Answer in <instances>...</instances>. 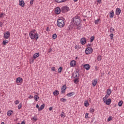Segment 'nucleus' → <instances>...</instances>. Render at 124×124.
<instances>
[{
	"label": "nucleus",
	"mask_w": 124,
	"mask_h": 124,
	"mask_svg": "<svg viewBox=\"0 0 124 124\" xmlns=\"http://www.w3.org/2000/svg\"><path fill=\"white\" fill-rule=\"evenodd\" d=\"M82 22V20H81V18H80V16H75L73 18V23L76 26H79V25H81V23Z\"/></svg>",
	"instance_id": "nucleus-1"
},
{
	"label": "nucleus",
	"mask_w": 124,
	"mask_h": 124,
	"mask_svg": "<svg viewBox=\"0 0 124 124\" xmlns=\"http://www.w3.org/2000/svg\"><path fill=\"white\" fill-rule=\"evenodd\" d=\"M29 36L31 39H35L36 40H37L39 38L38 37V33H33V32H30L29 33Z\"/></svg>",
	"instance_id": "nucleus-2"
},
{
	"label": "nucleus",
	"mask_w": 124,
	"mask_h": 124,
	"mask_svg": "<svg viewBox=\"0 0 124 124\" xmlns=\"http://www.w3.org/2000/svg\"><path fill=\"white\" fill-rule=\"evenodd\" d=\"M64 20L62 19H59L57 22V26L59 28H63L64 27Z\"/></svg>",
	"instance_id": "nucleus-3"
},
{
	"label": "nucleus",
	"mask_w": 124,
	"mask_h": 124,
	"mask_svg": "<svg viewBox=\"0 0 124 124\" xmlns=\"http://www.w3.org/2000/svg\"><path fill=\"white\" fill-rule=\"evenodd\" d=\"M85 52L86 55H90L93 53V48L91 47H88L86 49Z\"/></svg>",
	"instance_id": "nucleus-4"
},
{
	"label": "nucleus",
	"mask_w": 124,
	"mask_h": 124,
	"mask_svg": "<svg viewBox=\"0 0 124 124\" xmlns=\"http://www.w3.org/2000/svg\"><path fill=\"white\" fill-rule=\"evenodd\" d=\"M69 11V7L67 6H64V7H62V13H65L66 12H67Z\"/></svg>",
	"instance_id": "nucleus-5"
},
{
	"label": "nucleus",
	"mask_w": 124,
	"mask_h": 124,
	"mask_svg": "<svg viewBox=\"0 0 124 124\" xmlns=\"http://www.w3.org/2000/svg\"><path fill=\"white\" fill-rule=\"evenodd\" d=\"M10 37V32L9 31H7L6 33L4 34V38L5 39H8Z\"/></svg>",
	"instance_id": "nucleus-6"
},
{
	"label": "nucleus",
	"mask_w": 124,
	"mask_h": 124,
	"mask_svg": "<svg viewBox=\"0 0 124 124\" xmlns=\"http://www.w3.org/2000/svg\"><path fill=\"white\" fill-rule=\"evenodd\" d=\"M105 103L107 104V105H110L111 104V99L109 98L108 99H106L103 100Z\"/></svg>",
	"instance_id": "nucleus-7"
},
{
	"label": "nucleus",
	"mask_w": 124,
	"mask_h": 124,
	"mask_svg": "<svg viewBox=\"0 0 124 124\" xmlns=\"http://www.w3.org/2000/svg\"><path fill=\"white\" fill-rule=\"evenodd\" d=\"M73 76H75L74 78H78L79 77L80 74L78 72V71H76V72L73 74V76L72 77H73Z\"/></svg>",
	"instance_id": "nucleus-8"
},
{
	"label": "nucleus",
	"mask_w": 124,
	"mask_h": 124,
	"mask_svg": "<svg viewBox=\"0 0 124 124\" xmlns=\"http://www.w3.org/2000/svg\"><path fill=\"white\" fill-rule=\"evenodd\" d=\"M121 12H122V10H121V9H120L119 8H116L115 11L116 15H120V14H121Z\"/></svg>",
	"instance_id": "nucleus-9"
},
{
	"label": "nucleus",
	"mask_w": 124,
	"mask_h": 124,
	"mask_svg": "<svg viewBox=\"0 0 124 124\" xmlns=\"http://www.w3.org/2000/svg\"><path fill=\"white\" fill-rule=\"evenodd\" d=\"M16 83H18V84L23 83V78H18L16 79Z\"/></svg>",
	"instance_id": "nucleus-10"
},
{
	"label": "nucleus",
	"mask_w": 124,
	"mask_h": 124,
	"mask_svg": "<svg viewBox=\"0 0 124 124\" xmlns=\"http://www.w3.org/2000/svg\"><path fill=\"white\" fill-rule=\"evenodd\" d=\"M55 2H57V3H62V2H65L66 1H67L68 0H54Z\"/></svg>",
	"instance_id": "nucleus-11"
},
{
	"label": "nucleus",
	"mask_w": 124,
	"mask_h": 124,
	"mask_svg": "<svg viewBox=\"0 0 124 124\" xmlns=\"http://www.w3.org/2000/svg\"><path fill=\"white\" fill-rule=\"evenodd\" d=\"M86 38H82L80 39V42L82 44V45H84V44H86Z\"/></svg>",
	"instance_id": "nucleus-12"
},
{
	"label": "nucleus",
	"mask_w": 124,
	"mask_h": 124,
	"mask_svg": "<svg viewBox=\"0 0 124 124\" xmlns=\"http://www.w3.org/2000/svg\"><path fill=\"white\" fill-rule=\"evenodd\" d=\"M70 66H72V67L75 66V65H76V62L74 60L70 62Z\"/></svg>",
	"instance_id": "nucleus-13"
},
{
	"label": "nucleus",
	"mask_w": 124,
	"mask_h": 124,
	"mask_svg": "<svg viewBox=\"0 0 124 124\" xmlns=\"http://www.w3.org/2000/svg\"><path fill=\"white\" fill-rule=\"evenodd\" d=\"M83 68L86 69V70H89L90 69V64H85L83 66Z\"/></svg>",
	"instance_id": "nucleus-14"
},
{
	"label": "nucleus",
	"mask_w": 124,
	"mask_h": 124,
	"mask_svg": "<svg viewBox=\"0 0 124 124\" xmlns=\"http://www.w3.org/2000/svg\"><path fill=\"white\" fill-rule=\"evenodd\" d=\"M19 5L22 6V7H24L25 6V2L23 0H19Z\"/></svg>",
	"instance_id": "nucleus-15"
},
{
	"label": "nucleus",
	"mask_w": 124,
	"mask_h": 124,
	"mask_svg": "<svg viewBox=\"0 0 124 124\" xmlns=\"http://www.w3.org/2000/svg\"><path fill=\"white\" fill-rule=\"evenodd\" d=\"M55 13L60 14L61 13V9L59 7H57L55 9Z\"/></svg>",
	"instance_id": "nucleus-16"
},
{
	"label": "nucleus",
	"mask_w": 124,
	"mask_h": 124,
	"mask_svg": "<svg viewBox=\"0 0 124 124\" xmlns=\"http://www.w3.org/2000/svg\"><path fill=\"white\" fill-rule=\"evenodd\" d=\"M96 84H97V79H94L92 82L93 87H95V86H96Z\"/></svg>",
	"instance_id": "nucleus-17"
},
{
	"label": "nucleus",
	"mask_w": 124,
	"mask_h": 124,
	"mask_svg": "<svg viewBox=\"0 0 124 124\" xmlns=\"http://www.w3.org/2000/svg\"><path fill=\"white\" fill-rule=\"evenodd\" d=\"M38 57H39V53H35L33 55V59H37V58H38Z\"/></svg>",
	"instance_id": "nucleus-18"
},
{
	"label": "nucleus",
	"mask_w": 124,
	"mask_h": 124,
	"mask_svg": "<svg viewBox=\"0 0 124 124\" xmlns=\"http://www.w3.org/2000/svg\"><path fill=\"white\" fill-rule=\"evenodd\" d=\"M12 114H13V111L12 110H9V111H8L7 116L10 117V116H11Z\"/></svg>",
	"instance_id": "nucleus-19"
},
{
	"label": "nucleus",
	"mask_w": 124,
	"mask_h": 124,
	"mask_svg": "<svg viewBox=\"0 0 124 124\" xmlns=\"http://www.w3.org/2000/svg\"><path fill=\"white\" fill-rule=\"evenodd\" d=\"M110 16L109 18H113L115 15V14L114 13V12L113 10L109 13Z\"/></svg>",
	"instance_id": "nucleus-20"
},
{
	"label": "nucleus",
	"mask_w": 124,
	"mask_h": 124,
	"mask_svg": "<svg viewBox=\"0 0 124 124\" xmlns=\"http://www.w3.org/2000/svg\"><path fill=\"white\" fill-rule=\"evenodd\" d=\"M75 94V93L72 92L70 93H68L67 94V96H68V97H70V96H72V95H74Z\"/></svg>",
	"instance_id": "nucleus-21"
},
{
	"label": "nucleus",
	"mask_w": 124,
	"mask_h": 124,
	"mask_svg": "<svg viewBox=\"0 0 124 124\" xmlns=\"http://www.w3.org/2000/svg\"><path fill=\"white\" fill-rule=\"evenodd\" d=\"M45 107V104H43L42 105H41L40 108H39V111H41V110H43Z\"/></svg>",
	"instance_id": "nucleus-22"
},
{
	"label": "nucleus",
	"mask_w": 124,
	"mask_h": 124,
	"mask_svg": "<svg viewBox=\"0 0 124 124\" xmlns=\"http://www.w3.org/2000/svg\"><path fill=\"white\" fill-rule=\"evenodd\" d=\"M74 82L75 84H77V83H79V78H75Z\"/></svg>",
	"instance_id": "nucleus-23"
},
{
	"label": "nucleus",
	"mask_w": 124,
	"mask_h": 124,
	"mask_svg": "<svg viewBox=\"0 0 124 124\" xmlns=\"http://www.w3.org/2000/svg\"><path fill=\"white\" fill-rule=\"evenodd\" d=\"M59 94V91L58 90H55L53 92L54 95H58Z\"/></svg>",
	"instance_id": "nucleus-24"
},
{
	"label": "nucleus",
	"mask_w": 124,
	"mask_h": 124,
	"mask_svg": "<svg viewBox=\"0 0 124 124\" xmlns=\"http://www.w3.org/2000/svg\"><path fill=\"white\" fill-rule=\"evenodd\" d=\"M111 89H108L107 90V94H108L109 95H110V94H111Z\"/></svg>",
	"instance_id": "nucleus-25"
},
{
	"label": "nucleus",
	"mask_w": 124,
	"mask_h": 124,
	"mask_svg": "<svg viewBox=\"0 0 124 124\" xmlns=\"http://www.w3.org/2000/svg\"><path fill=\"white\" fill-rule=\"evenodd\" d=\"M109 96H110V95L107 94L105 95V96L103 98V100H105V99H107V98H108V97H109Z\"/></svg>",
	"instance_id": "nucleus-26"
},
{
	"label": "nucleus",
	"mask_w": 124,
	"mask_h": 124,
	"mask_svg": "<svg viewBox=\"0 0 124 124\" xmlns=\"http://www.w3.org/2000/svg\"><path fill=\"white\" fill-rule=\"evenodd\" d=\"M34 99H35L36 101H37V99H39V96L37 95H35L34 96Z\"/></svg>",
	"instance_id": "nucleus-27"
},
{
	"label": "nucleus",
	"mask_w": 124,
	"mask_h": 124,
	"mask_svg": "<svg viewBox=\"0 0 124 124\" xmlns=\"http://www.w3.org/2000/svg\"><path fill=\"white\" fill-rule=\"evenodd\" d=\"M84 106L88 107L89 106V102L88 101H85L84 102Z\"/></svg>",
	"instance_id": "nucleus-28"
},
{
	"label": "nucleus",
	"mask_w": 124,
	"mask_h": 124,
	"mask_svg": "<svg viewBox=\"0 0 124 124\" xmlns=\"http://www.w3.org/2000/svg\"><path fill=\"white\" fill-rule=\"evenodd\" d=\"M97 61H98V62H100V61H101V60H102V58L101 57V56L100 55H99L97 57Z\"/></svg>",
	"instance_id": "nucleus-29"
},
{
	"label": "nucleus",
	"mask_w": 124,
	"mask_h": 124,
	"mask_svg": "<svg viewBox=\"0 0 124 124\" xmlns=\"http://www.w3.org/2000/svg\"><path fill=\"white\" fill-rule=\"evenodd\" d=\"M31 120V121H34V122H36V121H37V118L35 116H34Z\"/></svg>",
	"instance_id": "nucleus-30"
},
{
	"label": "nucleus",
	"mask_w": 124,
	"mask_h": 124,
	"mask_svg": "<svg viewBox=\"0 0 124 124\" xmlns=\"http://www.w3.org/2000/svg\"><path fill=\"white\" fill-rule=\"evenodd\" d=\"M123 101H119V102L118 103V106H119V107H121V106H122V105H123Z\"/></svg>",
	"instance_id": "nucleus-31"
},
{
	"label": "nucleus",
	"mask_w": 124,
	"mask_h": 124,
	"mask_svg": "<svg viewBox=\"0 0 124 124\" xmlns=\"http://www.w3.org/2000/svg\"><path fill=\"white\" fill-rule=\"evenodd\" d=\"M61 101H62V102H65L66 101V99L65 98H62L61 99H60Z\"/></svg>",
	"instance_id": "nucleus-32"
},
{
	"label": "nucleus",
	"mask_w": 124,
	"mask_h": 124,
	"mask_svg": "<svg viewBox=\"0 0 124 124\" xmlns=\"http://www.w3.org/2000/svg\"><path fill=\"white\" fill-rule=\"evenodd\" d=\"M62 90H66V85H63V86L62 87Z\"/></svg>",
	"instance_id": "nucleus-33"
},
{
	"label": "nucleus",
	"mask_w": 124,
	"mask_h": 124,
	"mask_svg": "<svg viewBox=\"0 0 124 124\" xmlns=\"http://www.w3.org/2000/svg\"><path fill=\"white\" fill-rule=\"evenodd\" d=\"M62 67H60L58 69V72L61 73V72H62Z\"/></svg>",
	"instance_id": "nucleus-34"
},
{
	"label": "nucleus",
	"mask_w": 124,
	"mask_h": 124,
	"mask_svg": "<svg viewBox=\"0 0 124 124\" xmlns=\"http://www.w3.org/2000/svg\"><path fill=\"white\" fill-rule=\"evenodd\" d=\"M61 117L62 118H64L65 117V114H64V112H62V113L61 114Z\"/></svg>",
	"instance_id": "nucleus-35"
},
{
	"label": "nucleus",
	"mask_w": 124,
	"mask_h": 124,
	"mask_svg": "<svg viewBox=\"0 0 124 124\" xmlns=\"http://www.w3.org/2000/svg\"><path fill=\"white\" fill-rule=\"evenodd\" d=\"M23 106V105L22 104V103H20L18 106V110H20V109H21V108H22V106Z\"/></svg>",
	"instance_id": "nucleus-36"
},
{
	"label": "nucleus",
	"mask_w": 124,
	"mask_h": 124,
	"mask_svg": "<svg viewBox=\"0 0 124 124\" xmlns=\"http://www.w3.org/2000/svg\"><path fill=\"white\" fill-rule=\"evenodd\" d=\"M94 39V37L91 36L90 38V42H93V41Z\"/></svg>",
	"instance_id": "nucleus-37"
},
{
	"label": "nucleus",
	"mask_w": 124,
	"mask_h": 124,
	"mask_svg": "<svg viewBox=\"0 0 124 124\" xmlns=\"http://www.w3.org/2000/svg\"><path fill=\"white\" fill-rule=\"evenodd\" d=\"M98 23H99V19L94 21V23L95 24V25H97L98 24Z\"/></svg>",
	"instance_id": "nucleus-38"
},
{
	"label": "nucleus",
	"mask_w": 124,
	"mask_h": 124,
	"mask_svg": "<svg viewBox=\"0 0 124 124\" xmlns=\"http://www.w3.org/2000/svg\"><path fill=\"white\" fill-rule=\"evenodd\" d=\"M52 38L53 39H56L57 38V34H53L52 35Z\"/></svg>",
	"instance_id": "nucleus-39"
},
{
	"label": "nucleus",
	"mask_w": 124,
	"mask_h": 124,
	"mask_svg": "<svg viewBox=\"0 0 124 124\" xmlns=\"http://www.w3.org/2000/svg\"><path fill=\"white\" fill-rule=\"evenodd\" d=\"M112 120H113L112 117L109 116L108 119V122H110V121H112Z\"/></svg>",
	"instance_id": "nucleus-40"
},
{
	"label": "nucleus",
	"mask_w": 124,
	"mask_h": 124,
	"mask_svg": "<svg viewBox=\"0 0 124 124\" xmlns=\"http://www.w3.org/2000/svg\"><path fill=\"white\" fill-rule=\"evenodd\" d=\"M87 13V16L86 17H88V16H90V14L91 13V12L90 11H87V12H86Z\"/></svg>",
	"instance_id": "nucleus-41"
},
{
	"label": "nucleus",
	"mask_w": 124,
	"mask_h": 124,
	"mask_svg": "<svg viewBox=\"0 0 124 124\" xmlns=\"http://www.w3.org/2000/svg\"><path fill=\"white\" fill-rule=\"evenodd\" d=\"M90 113H93V112H94V109L90 108Z\"/></svg>",
	"instance_id": "nucleus-42"
},
{
	"label": "nucleus",
	"mask_w": 124,
	"mask_h": 124,
	"mask_svg": "<svg viewBox=\"0 0 124 124\" xmlns=\"http://www.w3.org/2000/svg\"><path fill=\"white\" fill-rule=\"evenodd\" d=\"M110 36V39L112 40L113 39V37L114 36V34L111 33L109 35Z\"/></svg>",
	"instance_id": "nucleus-43"
},
{
	"label": "nucleus",
	"mask_w": 124,
	"mask_h": 124,
	"mask_svg": "<svg viewBox=\"0 0 124 124\" xmlns=\"http://www.w3.org/2000/svg\"><path fill=\"white\" fill-rule=\"evenodd\" d=\"M112 31H115V29L114 28L111 27L110 28V32H112Z\"/></svg>",
	"instance_id": "nucleus-44"
},
{
	"label": "nucleus",
	"mask_w": 124,
	"mask_h": 124,
	"mask_svg": "<svg viewBox=\"0 0 124 124\" xmlns=\"http://www.w3.org/2000/svg\"><path fill=\"white\" fill-rule=\"evenodd\" d=\"M85 118L86 119H88V118H89V113H86V114H85Z\"/></svg>",
	"instance_id": "nucleus-45"
},
{
	"label": "nucleus",
	"mask_w": 124,
	"mask_h": 124,
	"mask_svg": "<svg viewBox=\"0 0 124 124\" xmlns=\"http://www.w3.org/2000/svg\"><path fill=\"white\" fill-rule=\"evenodd\" d=\"M81 28H82V27H81V26H80V25H78V27L77 28V29L78 30H81Z\"/></svg>",
	"instance_id": "nucleus-46"
},
{
	"label": "nucleus",
	"mask_w": 124,
	"mask_h": 124,
	"mask_svg": "<svg viewBox=\"0 0 124 124\" xmlns=\"http://www.w3.org/2000/svg\"><path fill=\"white\" fill-rule=\"evenodd\" d=\"M15 104L17 105V104H19V103H20V102L19 101V100H16L15 102Z\"/></svg>",
	"instance_id": "nucleus-47"
},
{
	"label": "nucleus",
	"mask_w": 124,
	"mask_h": 124,
	"mask_svg": "<svg viewBox=\"0 0 124 124\" xmlns=\"http://www.w3.org/2000/svg\"><path fill=\"white\" fill-rule=\"evenodd\" d=\"M33 1H34V0H31L30 1V4L31 5H32V4H33Z\"/></svg>",
	"instance_id": "nucleus-48"
},
{
	"label": "nucleus",
	"mask_w": 124,
	"mask_h": 124,
	"mask_svg": "<svg viewBox=\"0 0 124 124\" xmlns=\"http://www.w3.org/2000/svg\"><path fill=\"white\" fill-rule=\"evenodd\" d=\"M6 40H4L3 41V43H2V44H3V45H6Z\"/></svg>",
	"instance_id": "nucleus-49"
},
{
	"label": "nucleus",
	"mask_w": 124,
	"mask_h": 124,
	"mask_svg": "<svg viewBox=\"0 0 124 124\" xmlns=\"http://www.w3.org/2000/svg\"><path fill=\"white\" fill-rule=\"evenodd\" d=\"M51 71H56V70L55 69V67H52L51 68Z\"/></svg>",
	"instance_id": "nucleus-50"
},
{
	"label": "nucleus",
	"mask_w": 124,
	"mask_h": 124,
	"mask_svg": "<svg viewBox=\"0 0 124 124\" xmlns=\"http://www.w3.org/2000/svg\"><path fill=\"white\" fill-rule=\"evenodd\" d=\"M52 51H53V50L52 49V48H49V49H48V53H51V52H52Z\"/></svg>",
	"instance_id": "nucleus-51"
},
{
	"label": "nucleus",
	"mask_w": 124,
	"mask_h": 124,
	"mask_svg": "<svg viewBox=\"0 0 124 124\" xmlns=\"http://www.w3.org/2000/svg\"><path fill=\"white\" fill-rule=\"evenodd\" d=\"M65 93V90H62L61 91V93Z\"/></svg>",
	"instance_id": "nucleus-52"
},
{
	"label": "nucleus",
	"mask_w": 124,
	"mask_h": 124,
	"mask_svg": "<svg viewBox=\"0 0 124 124\" xmlns=\"http://www.w3.org/2000/svg\"><path fill=\"white\" fill-rule=\"evenodd\" d=\"M36 108H37V109H38V110H39L40 108H39V106L38 105V104H37L36 105Z\"/></svg>",
	"instance_id": "nucleus-53"
},
{
	"label": "nucleus",
	"mask_w": 124,
	"mask_h": 124,
	"mask_svg": "<svg viewBox=\"0 0 124 124\" xmlns=\"http://www.w3.org/2000/svg\"><path fill=\"white\" fill-rule=\"evenodd\" d=\"M33 98V96H32V95H30L29 96V98H30V99H31V98Z\"/></svg>",
	"instance_id": "nucleus-54"
},
{
	"label": "nucleus",
	"mask_w": 124,
	"mask_h": 124,
	"mask_svg": "<svg viewBox=\"0 0 124 124\" xmlns=\"http://www.w3.org/2000/svg\"><path fill=\"white\" fill-rule=\"evenodd\" d=\"M91 45L90 44H88V45H87V48H88V47H91Z\"/></svg>",
	"instance_id": "nucleus-55"
},
{
	"label": "nucleus",
	"mask_w": 124,
	"mask_h": 124,
	"mask_svg": "<svg viewBox=\"0 0 124 124\" xmlns=\"http://www.w3.org/2000/svg\"><path fill=\"white\" fill-rule=\"evenodd\" d=\"M49 30H50V28H49L48 27H47L46 28V31H49Z\"/></svg>",
	"instance_id": "nucleus-56"
},
{
	"label": "nucleus",
	"mask_w": 124,
	"mask_h": 124,
	"mask_svg": "<svg viewBox=\"0 0 124 124\" xmlns=\"http://www.w3.org/2000/svg\"><path fill=\"white\" fill-rule=\"evenodd\" d=\"M49 111H52L53 110V107H50L49 108Z\"/></svg>",
	"instance_id": "nucleus-57"
},
{
	"label": "nucleus",
	"mask_w": 124,
	"mask_h": 124,
	"mask_svg": "<svg viewBox=\"0 0 124 124\" xmlns=\"http://www.w3.org/2000/svg\"><path fill=\"white\" fill-rule=\"evenodd\" d=\"M3 16V14L1 13V14H0V18H2V16Z\"/></svg>",
	"instance_id": "nucleus-58"
},
{
	"label": "nucleus",
	"mask_w": 124,
	"mask_h": 124,
	"mask_svg": "<svg viewBox=\"0 0 124 124\" xmlns=\"http://www.w3.org/2000/svg\"><path fill=\"white\" fill-rule=\"evenodd\" d=\"M3 25V24H2V22H0V27H2Z\"/></svg>",
	"instance_id": "nucleus-59"
},
{
	"label": "nucleus",
	"mask_w": 124,
	"mask_h": 124,
	"mask_svg": "<svg viewBox=\"0 0 124 124\" xmlns=\"http://www.w3.org/2000/svg\"><path fill=\"white\" fill-rule=\"evenodd\" d=\"M35 31H36L35 30H33V31H31V32H33V33H36Z\"/></svg>",
	"instance_id": "nucleus-60"
},
{
	"label": "nucleus",
	"mask_w": 124,
	"mask_h": 124,
	"mask_svg": "<svg viewBox=\"0 0 124 124\" xmlns=\"http://www.w3.org/2000/svg\"><path fill=\"white\" fill-rule=\"evenodd\" d=\"M97 2H99V3H101V0H98Z\"/></svg>",
	"instance_id": "nucleus-61"
},
{
	"label": "nucleus",
	"mask_w": 124,
	"mask_h": 124,
	"mask_svg": "<svg viewBox=\"0 0 124 124\" xmlns=\"http://www.w3.org/2000/svg\"><path fill=\"white\" fill-rule=\"evenodd\" d=\"M21 124H25V121L22 122Z\"/></svg>",
	"instance_id": "nucleus-62"
},
{
	"label": "nucleus",
	"mask_w": 124,
	"mask_h": 124,
	"mask_svg": "<svg viewBox=\"0 0 124 124\" xmlns=\"http://www.w3.org/2000/svg\"><path fill=\"white\" fill-rule=\"evenodd\" d=\"M6 43H8L9 42V40H6Z\"/></svg>",
	"instance_id": "nucleus-63"
},
{
	"label": "nucleus",
	"mask_w": 124,
	"mask_h": 124,
	"mask_svg": "<svg viewBox=\"0 0 124 124\" xmlns=\"http://www.w3.org/2000/svg\"><path fill=\"white\" fill-rule=\"evenodd\" d=\"M1 124H4V122H2Z\"/></svg>",
	"instance_id": "nucleus-64"
}]
</instances>
